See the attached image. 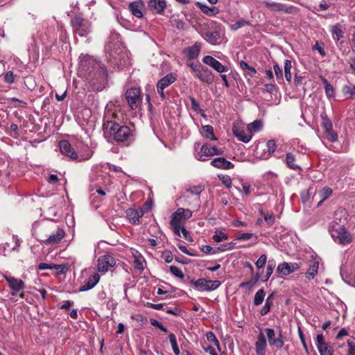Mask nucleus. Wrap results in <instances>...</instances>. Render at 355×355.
Wrapping results in <instances>:
<instances>
[{"instance_id": "nucleus-1", "label": "nucleus", "mask_w": 355, "mask_h": 355, "mask_svg": "<svg viewBox=\"0 0 355 355\" xmlns=\"http://www.w3.org/2000/svg\"><path fill=\"white\" fill-rule=\"evenodd\" d=\"M103 121V132L106 137L116 142H130L134 139L132 130L127 125H121L116 121L110 120L109 114L105 116Z\"/></svg>"}, {"instance_id": "nucleus-2", "label": "nucleus", "mask_w": 355, "mask_h": 355, "mask_svg": "<svg viewBox=\"0 0 355 355\" xmlns=\"http://www.w3.org/2000/svg\"><path fill=\"white\" fill-rule=\"evenodd\" d=\"M192 216V211L189 209L178 208L175 212L172 214V219L170 222L173 232L180 236V230L181 221L182 219L187 220Z\"/></svg>"}, {"instance_id": "nucleus-3", "label": "nucleus", "mask_w": 355, "mask_h": 355, "mask_svg": "<svg viewBox=\"0 0 355 355\" xmlns=\"http://www.w3.org/2000/svg\"><path fill=\"white\" fill-rule=\"evenodd\" d=\"M187 280L199 291H214L221 284V282L218 280H207L204 278H200L195 281L189 277Z\"/></svg>"}, {"instance_id": "nucleus-4", "label": "nucleus", "mask_w": 355, "mask_h": 355, "mask_svg": "<svg viewBox=\"0 0 355 355\" xmlns=\"http://www.w3.org/2000/svg\"><path fill=\"white\" fill-rule=\"evenodd\" d=\"M59 146H60V152L62 154L69 157L72 159H77L79 158V161L87 160L92 157V155L93 154V153L90 150H89L88 153L87 154V156L85 157V156L80 155V157H78L77 153H76V151L71 147L69 142L67 140L60 141L59 142Z\"/></svg>"}, {"instance_id": "nucleus-5", "label": "nucleus", "mask_w": 355, "mask_h": 355, "mask_svg": "<svg viewBox=\"0 0 355 355\" xmlns=\"http://www.w3.org/2000/svg\"><path fill=\"white\" fill-rule=\"evenodd\" d=\"M71 25L76 34L81 37L87 35L90 31L91 23L81 17L76 16L71 21Z\"/></svg>"}, {"instance_id": "nucleus-6", "label": "nucleus", "mask_w": 355, "mask_h": 355, "mask_svg": "<svg viewBox=\"0 0 355 355\" xmlns=\"http://www.w3.org/2000/svg\"><path fill=\"white\" fill-rule=\"evenodd\" d=\"M265 332L270 346L275 347L277 349H281L284 347L286 338L283 336L281 329H279L277 337L275 330L272 328H266Z\"/></svg>"}, {"instance_id": "nucleus-7", "label": "nucleus", "mask_w": 355, "mask_h": 355, "mask_svg": "<svg viewBox=\"0 0 355 355\" xmlns=\"http://www.w3.org/2000/svg\"><path fill=\"white\" fill-rule=\"evenodd\" d=\"M125 97L129 107L132 110L138 108L142 102L141 90L137 87L128 89L125 94Z\"/></svg>"}, {"instance_id": "nucleus-8", "label": "nucleus", "mask_w": 355, "mask_h": 355, "mask_svg": "<svg viewBox=\"0 0 355 355\" xmlns=\"http://www.w3.org/2000/svg\"><path fill=\"white\" fill-rule=\"evenodd\" d=\"M331 234L334 240L339 243L346 245L352 242V236L343 227H339L338 229L331 231Z\"/></svg>"}, {"instance_id": "nucleus-9", "label": "nucleus", "mask_w": 355, "mask_h": 355, "mask_svg": "<svg viewBox=\"0 0 355 355\" xmlns=\"http://www.w3.org/2000/svg\"><path fill=\"white\" fill-rule=\"evenodd\" d=\"M115 264L116 261L112 256L105 254L100 257L98 259V270L100 272H106L110 268L114 266Z\"/></svg>"}, {"instance_id": "nucleus-10", "label": "nucleus", "mask_w": 355, "mask_h": 355, "mask_svg": "<svg viewBox=\"0 0 355 355\" xmlns=\"http://www.w3.org/2000/svg\"><path fill=\"white\" fill-rule=\"evenodd\" d=\"M223 153V151L221 149H218L216 146H211L208 144H204L200 148V153H198L196 155V158L200 160L205 162L206 159H203L202 156H214V155H222Z\"/></svg>"}, {"instance_id": "nucleus-11", "label": "nucleus", "mask_w": 355, "mask_h": 355, "mask_svg": "<svg viewBox=\"0 0 355 355\" xmlns=\"http://www.w3.org/2000/svg\"><path fill=\"white\" fill-rule=\"evenodd\" d=\"M263 3L265 6L271 12L291 13L293 10L295 9L294 6H288L286 4L280 3L264 1Z\"/></svg>"}, {"instance_id": "nucleus-12", "label": "nucleus", "mask_w": 355, "mask_h": 355, "mask_svg": "<svg viewBox=\"0 0 355 355\" xmlns=\"http://www.w3.org/2000/svg\"><path fill=\"white\" fill-rule=\"evenodd\" d=\"M316 346L320 355H333L334 349L331 345L324 341L322 334L317 335Z\"/></svg>"}, {"instance_id": "nucleus-13", "label": "nucleus", "mask_w": 355, "mask_h": 355, "mask_svg": "<svg viewBox=\"0 0 355 355\" xmlns=\"http://www.w3.org/2000/svg\"><path fill=\"white\" fill-rule=\"evenodd\" d=\"M202 61L205 64L212 67L214 70L220 73L227 72L229 70V68L227 66L223 65L222 63H220L211 55L205 56L202 59Z\"/></svg>"}, {"instance_id": "nucleus-14", "label": "nucleus", "mask_w": 355, "mask_h": 355, "mask_svg": "<svg viewBox=\"0 0 355 355\" xmlns=\"http://www.w3.org/2000/svg\"><path fill=\"white\" fill-rule=\"evenodd\" d=\"M65 232L63 229L58 227L56 230L51 234L47 238L41 240L44 244L55 245L59 243L64 237Z\"/></svg>"}, {"instance_id": "nucleus-15", "label": "nucleus", "mask_w": 355, "mask_h": 355, "mask_svg": "<svg viewBox=\"0 0 355 355\" xmlns=\"http://www.w3.org/2000/svg\"><path fill=\"white\" fill-rule=\"evenodd\" d=\"M195 77L208 85L212 84L214 81V75L211 71L203 65L200 69L199 72H197L195 75Z\"/></svg>"}, {"instance_id": "nucleus-16", "label": "nucleus", "mask_w": 355, "mask_h": 355, "mask_svg": "<svg viewBox=\"0 0 355 355\" xmlns=\"http://www.w3.org/2000/svg\"><path fill=\"white\" fill-rule=\"evenodd\" d=\"M6 281L10 288L12 291L11 293L12 295H15L17 292L24 288V282L20 279H17L14 277H6Z\"/></svg>"}, {"instance_id": "nucleus-17", "label": "nucleus", "mask_w": 355, "mask_h": 355, "mask_svg": "<svg viewBox=\"0 0 355 355\" xmlns=\"http://www.w3.org/2000/svg\"><path fill=\"white\" fill-rule=\"evenodd\" d=\"M299 265L297 263L284 262L279 264L277 268V272L280 275H288L294 271L299 269Z\"/></svg>"}, {"instance_id": "nucleus-18", "label": "nucleus", "mask_w": 355, "mask_h": 355, "mask_svg": "<svg viewBox=\"0 0 355 355\" xmlns=\"http://www.w3.org/2000/svg\"><path fill=\"white\" fill-rule=\"evenodd\" d=\"M267 348V341L264 334L260 331L257 336V340L255 342V351L257 355H265Z\"/></svg>"}, {"instance_id": "nucleus-19", "label": "nucleus", "mask_w": 355, "mask_h": 355, "mask_svg": "<svg viewBox=\"0 0 355 355\" xmlns=\"http://www.w3.org/2000/svg\"><path fill=\"white\" fill-rule=\"evenodd\" d=\"M148 6L153 12L162 14L166 7V3L165 0H149Z\"/></svg>"}, {"instance_id": "nucleus-20", "label": "nucleus", "mask_w": 355, "mask_h": 355, "mask_svg": "<svg viewBox=\"0 0 355 355\" xmlns=\"http://www.w3.org/2000/svg\"><path fill=\"white\" fill-rule=\"evenodd\" d=\"M233 134L239 140L248 143L252 138V135L250 132H246L245 130L241 128L239 125H234L232 128Z\"/></svg>"}, {"instance_id": "nucleus-21", "label": "nucleus", "mask_w": 355, "mask_h": 355, "mask_svg": "<svg viewBox=\"0 0 355 355\" xmlns=\"http://www.w3.org/2000/svg\"><path fill=\"white\" fill-rule=\"evenodd\" d=\"M211 164L217 168L220 169H230L234 168V164L230 162L227 161L225 157H217L214 159L211 162Z\"/></svg>"}, {"instance_id": "nucleus-22", "label": "nucleus", "mask_w": 355, "mask_h": 355, "mask_svg": "<svg viewBox=\"0 0 355 355\" xmlns=\"http://www.w3.org/2000/svg\"><path fill=\"white\" fill-rule=\"evenodd\" d=\"M100 276L98 273H94L90 275L85 284L79 288L80 292L87 291L93 288L99 282Z\"/></svg>"}, {"instance_id": "nucleus-23", "label": "nucleus", "mask_w": 355, "mask_h": 355, "mask_svg": "<svg viewBox=\"0 0 355 355\" xmlns=\"http://www.w3.org/2000/svg\"><path fill=\"white\" fill-rule=\"evenodd\" d=\"M205 39L211 44H218L221 42V36L219 31H206L204 33Z\"/></svg>"}, {"instance_id": "nucleus-24", "label": "nucleus", "mask_w": 355, "mask_h": 355, "mask_svg": "<svg viewBox=\"0 0 355 355\" xmlns=\"http://www.w3.org/2000/svg\"><path fill=\"white\" fill-rule=\"evenodd\" d=\"M312 260L310 261L309 268L306 272V277L309 279H312L317 275L319 268V261L313 258L312 256Z\"/></svg>"}, {"instance_id": "nucleus-25", "label": "nucleus", "mask_w": 355, "mask_h": 355, "mask_svg": "<svg viewBox=\"0 0 355 355\" xmlns=\"http://www.w3.org/2000/svg\"><path fill=\"white\" fill-rule=\"evenodd\" d=\"M144 6V3L141 1H134L129 4V9L134 16L141 18L143 17L142 10Z\"/></svg>"}, {"instance_id": "nucleus-26", "label": "nucleus", "mask_w": 355, "mask_h": 355, "mask_svg": "<svg viewBox=\"0 0 355 355\" xmlns=\"http://www.w3.org/2000/svg\"><path fill=\"white\" fill-rule=\"evenodd\" d=\"M176 75L170 73L161 78L157 83V86L166 89L176 80Z\"/></svg>"}, {"instance_id": "nucleus-27", "label": "nucleus", "mask_w": 355, "mask_h": 355, "mask_svg": "<svg viewBox=\"0 0 355 355\" xmlns=\"http://www.w3.org/2000/svg\"><path fill=\"white\" fill-rule=\"evenodd\" d=\"M126 214L128 218L132 224L139 225L140 223L139 211L137 210L129 209L127 210Z\"/></svg>"}, {"instance_id": "nucleus-28", "label": "nucleus", "mask_w": 355, "mask_h": 355, "mask_svg": "<svg viewBox=\"0 0 355 355\" xmlns=\"http://www.w3.org/2000/svg\"><path fill=\"white\" fill-rule=\"evenodd\" d=\"M295 156L292 153H287L286 155V163L288 168L293 170H301L297 164H295Z\"/></svg>"}, {"instance_id": "nucleus-29", "label": "nucleus", "mask_w": 355, "mask_h": 355, "mask_svg": "<svg viewBox=\"0 0 355 355\" xmlns=\"http://www.w3.org/2000/svg\"><path fill=\"white\" fill-rule=\"evenodd\" d=\"M332 37L336 42L340 41L344 37V31L339 24L333 26L331 29Z\"/></svg>"}, {"instance_id": "nucleus-30", "label": "nucleus", "mask_w": 355, "mask_h": 355, "mask_svg": "<svg viewBox=\"0 0 355 355\" xmlns=\"http://www.w3.org/2000/svg\"><path fill=\"white\" fill-rule=\"evenodd\" d=\"M240 67L247 76L253 77L257 73V70L255 69V68L252 66H250L245 61H241L240 62Z\"/></svg>"}, {"instance_id": "nucleus-31", "label": "nucleus", "mask_w": 355, "mask_h": 355, "mask_svg": "<svg viewBox=\"0 0 355 355\" xmlns=\"http://www.w3.org/2000/svg\"><path fill=\"white\" fill-rule=\"evenodd\" d=\"M133 257H134V263H135V268L140 271H143L144 269V262L145 261L144 259L138 252H136V253L133 254Z\"/></svg>"}, {"instance_id": "nucleus-32", "label": "nucleus", "mask_w": 355, "mask_h": 355, "mask_svg": "<svg viewBox=\"0 0 355 355\" xmlns=\"http://www.w3.org/2000/svg\"><path fill=\"white\" fill-rule=\"evenodd\" d=\"M198 7L200 8L201 11L209 16H214L218 13V9L214 6L209 7L207 5L202 4L200 3H198Z\"/></svg>"}, {"instance_id": "nucleus-33", "label": "nucleus", "mask_w": 355, "mask_h": 355, "mask_svg": "<svg viewBox=\"0 0 355 355\" xmlns=\"http://www.w3.org/2000/svg\"><path fill=\"white\" fill-rule=\"evenodd\" d=\"M322 82L324 86L325 94L328 98H334L335 96L334 89L333 86L328 82V80L322 78Z\"/></svg>"}, {"instance_id": "nucleus-34", "label": "nucleus", "mask_w": 355, "mask_h": 355, "mask_svg": "<svg viewBox=\"0 0 355 355\" xmlns=\"http://www.w3.org/2000/svg\"><path fill=\"white\" fill-rule=\"evenodd\" d=\"M263 126L262 121L260 120H255L248 125V132L252 135V132H258L261 130Z\"/></svg>"}, {"instance_id": "nucleus-35", "label": "nucleus", "mask_w": 355, "mask_h": 355, "mask_svg": "<svg viewBox=\"0 0 355 355\" xmlns=\"http://www.w3.org/2000/svg\"><path fill=\"white\" fill-rule=\"evenodd\" d=\"M200 51V45L198 43H196L194 45L191 46L188 50V57L190 59H194L197 58L199 55Z\"/></svg>"}, {"instance_id": "nucleus-36", "label": "nucleus", "mask_w": 355, "mask_h": 355, "mask_svg": "<svg viewBox=\"0 0 355 355\" xmlns=\"http://www.w3.org/2000/svg\"><path fill=\"white\" fill-rule=\"evenodd\" d=\"M266 292L263 288L259 289L254 295L253 304L254 306H259L263 302Z\"/></svg>"}, {"instance_id": "nucleus-37", "label": "nucleus", "mask_w": 355, "mask_h": 355, "mask_svg": "<svg viewBox=\"0 0 355 355\" xmlns=\"http://www.w3.org/2000/svg\"><path fill=\"white\" fill-rule=\"evenodd\" d=\"M284 68L285 78L288 83H291L292 79V75L291 72V69L292 68L291 61L289 60H285Z\"/></svg>"}, {"instance_id": "nucleus-38", "label": "nucleus", "mask_w": 355, "mask_h": 355, "mask_svg": "<svg viewBox=\"0 0 355 355\" xmlns=\"http://www.w3.org/2000/svg\"><path fill=\"white\" fill-rule=\"evenodd\" d=\"M275 261L273 259L269 260L267 265V271L266 275L261 279L263 282H266L268 280L270 275H272L273 270L275 267Z\"/></svg>"}, {"instance_id": "nucleus-39", "label": "nucleus", "mask_w": 355, "mask_h": 355, "mask_svg": "<svg viewBox=\"0 0 355 355\" xmlns=\"http://www.w3.org/2000/svg\"><path fill=\"white\" fill-rule=\"evenodd\" d=\"M202 128L203 129L204 132H205V137L207 138L210 139L211 140H213V141H215L217 139L214 134V128L211 125H202Z\"/></svg>"}, {"instance_id": "nucleus-40", "label": "nucleus", "mask_w": 355, "mask_h": 355, "mask_svg": "<svg viewBox=\"0 0 355 355\" xmlns=\"http://www.w3.org/2000/svg\"><path fill=\"white\" fill-rule=\"evenodd\" d=\"M327 139L331 142H335L338 140V134L334 131L333 127L324 129Z\"/></svg>"}, {"instance_id": "nucleus-41", "label": "nucleus", "mask_w": 355, "mask_h": 355, "mask_svg": "<svg viewBox=\"0 0 355 355\" xmlns=\"http://www.w3.org/2000/svg\"><path fill=\"white\" fill-rule=\"evenodd\" d=\"M327 139L331 142H335L338 140V134L334 131L333 127L324 129Z\"/></svg>"}, {"instance_id": "nucleus-42", "label": "nucleus", "mask_w": 355, "mask_h": 355, "mask_svg": "<svg viewBox=\"0 0 355 355\" xmlns=\"http://www.w3.org/2000/svg\"><path fill=\"white\" fill-rule=\"evenodd\" d=\"M327 139L331 142H335L338 140V134L334 131L333 127L324 129Z\"/></svg>"}, {"instance_id": "nucleus-43", "label": "nucleus", "mask_w": 355, "mask_h": 355, "mask_svg": "<svg viewBox=\"0 0 355 355\" xmlns=\"http://www.w3.org/2000/svg\"><path fill=\"white\" fill-rule=\"evenodd\" d=\"M189 99L191 101V109L196 112L201 113V115L205 117V115L203 113V110H201L198 102L195 99V98L193 96H189Z\"/></svg>"}, {"instance_id": "nucleus-44", "label": "nucleus", "mask_w": 355, "mask_h": 355, "mask_svg": "<svg viewBox=\"0 0 355 355\" xmlns=\"http://www.w3.org/2000/svg\"><path fill=\"white\" fill-rule=\"evenodd\" d=\"M322 123L321 126L323 129H328L333 127L331 121L328 118L325 113L321 114Z\"/></svg>"}, {"instance_id": "nucleus-45", "label": "nucleus", "mask_w": 355, "mask_h": 355, "mask_svg": "<svg viewBox=\"0 0 355 355\" xmlns=\"http://www.w3.org/2000/svg\"><path fill=\"white\" fill-rule=\"evenodd\" d=\"M343 91L345 95H349L348 98H355V85L352 87L347 85L344 86Z\"/></svg>"}, {"instance_id": "nucleus-46", "label": "nucleus", "mask_w": 355, "mask_h": 355, "mask_svg": "<svg viewBox=\"0 0 355 355\" xmlns=\"http://www.w3.org/2000/svg\"><path fill=\"white\" fill-rule=\"evenodd\" d=\"M274 71L276 76L277 79L279 80V83H281L284 81L283 78V72L280 67L278 64H275L273 66Z\"/></svg>"}, {"instance_id": "nucleus-47", "label": "nucleus", "mask_w": 355, "mask_h": 355, "mask_svg": "<svg viewBox=\"0 0 355 355\" xmlns=\"http://www.w3.org/2000/svg\"><path fill=\"white\" fill-rule=\"evenodd\" d=\"M207 339L209 342L214 343L215 345L217 346L218 350H220V344L219 341L217 339L216 336L212 331H209L206 334Z\"/></svg>"}, {"instance_id": "nucleus-48", "label": "nucleus", "mask_w": 355, "mask_h": 355, "mask_svg": "<svg viewBox=\"0 0 355 355\" xmlns=\"http://www.w3.org/2000/svg\"><path fill=\"white\" fill-rule=\"evenodd\" d=\"M332 189L330 187H325L320 192V196L322 200H327L332 194Z\"/></svg>"}, {"instance_id": "nucleus-49", "label": "nucleus", "mask_w": 355, "mask_h": 355, "mask_svg": "<svg viewBox=\"0 0 355 355\" xmlns=\"http://www.w3.org/2000/svg\"><path fill=\"white\" fill-rule=\"evenodd\" d=\"M204 190V187L201 185L192 186L187 189V192H189L193 195H200Z\"/></svg>"}, {"instance_id": "nucleus-50", "label": "nucleus", "mask_w": 355, "mask_h": 355, "mask_svg": "<svg viewBox=\"0 0 355 355\" xmlns=\"http://www.w3.org/2000/svg\"><path fill=\"white\" fill-rule=\"evenodd\" d=\"M277 149L276 142L274 139L268 141L266 144V150L269 155H272Z\"/></svg>"}, {"instance_id": "nucleus-51", "label": "nucleus", "mask_w": 355, "mask_h": 355, "mask_svg": "<svg viewBox=\"0 0 355 355\" xmlns=\"http://www.w3.org/2000/svg\"><path fill=\"white\" fill-rule=\"evenodd\" d=\"M170 271L171 272L175 277L182 279L184 277V273L182 271L175 266H170Z\"/></svg>"}, {"instance_id": "nucleus-52", "label": "nucleus", "mask_w": 355, "mask_h": 355, "mask_svg": "<svg viewBox=\"0 0 355 355\" xmlns=\"http://www.w3.org/2000/svg\"><path fill=\"white\" fill-rule=\"evenodd\" d=\"M15 76L12 71H9L5 73L3 80L6 83L12 84L15 81Z\"/></svg>"}, {"instance_id": "nucleus-53", "label": "nucleus", "mask_w": 355, "mask_h": 355, "mask_svg": "<svg viewBox=\"0 0 355 355\" xmlns=\"http://www.w3.org/2000/svg\"><path fill=\"white\" fill-rule=\"evenodd\" d=\"M227 235L222 232H216V234L212 236L213 240L216 243H219L223 240H227Z\"/></svg>"}, {"instance_id": "nucleus-54", "label": "nucleus", "mask_w": 355, "mask_h": 355, "mask_svg": "<svg viewBox=\"0 0 355 355\" xmlns=\"http://www.w3.org/2000/svg\"><path fill=\"white\" fill-rule=\"evenodd\" d=\"M234 243H228L224 245H221L219 247L216 248L215 252H218L219 251H225L227 250H232L234 248Z\"/></svg>"}, {"instance_id": "nucleus-55", "label": "nucleus", "mask_w": 355, "mask_h": 355, "mask_svg": "<svg viewBox=\"0 0 355 355\" xmlns=\"http://www.w3.org/2000/svg\"><path fill=\"white\" fill-rule=\"evenodd\" d=\"M266 261H267V257L266 254H261L259 258L258 259V260L256 262V266L260 269L261 268H263L265 265H266Z\"/></svg>"}, {"instance_id": "nucleus-56", "label": "nucleus", "mask_w": 355, "mask_h": 355, "mask_svg": "<svg viewBox=\"0 0 355 355\" xmlns=\"http://www.w3.org/2000/svg\"><path fill=\"white\" fill-rule=\"evenodd\" d=\"M272 305V302H270L269 301H266L265 302L264 306L262 307L260 313L261 315H266L270 310V307Z\"/></svg>"}, {"instance_id": "nucleus-57", "label": "nucleus", "mask_w": 355, "mask_h": 355, "mask_svg": "<svg viewBox=\"0 0 355 355\" xmlns=\"http://www.w3.org/2000/svg\"><path fill=\"white\" fill-rule=\"evenodd\" d=\"M220 179L222 183L226 186L227 188H230L232 187V180L228 175H223Z\"/></svg>"}, {"instance_id": "nucleus-58", "label": "nucleus", "mask_w": 355, "mask_h": 355, "mask_svg": "<svg viewBox=\"0 0 355 355\" xmlns=\"http://www.w3.org/2000/svg\"><path fill=\"white\" fill-rule=\"evenodd\" d=\"M164 311L167 313L172 314L173 315H178L180 313V310L176 306H175L174 308H169L165 306Z\"/></svg>"}, {"instance_id": "nucleus-59", "label": "nucleus", "mask_w": 355, "mask_h": 355, "mask_svg": "<svg viewBox=\"0 0 355 355\" xmlns=\"http://www.w3.org/2000/svg\"><path fill=\"white\" fill-rule=\"evenodd\" d=\"M188 66H189L194 73V76L199 72L200 69L202 67V64L200 63H188Z\"/></svg>"}, {"instance_id": "nucleus-60", "label": "nucleus", "mask_w": 355, "mask_h": 355, "mask_svg": "<svg viewBox=\"0 0 355 355\" xmlns=\"http://www.w3.org/2000/svg\"><path fill=\"white\" fill-rule=\"evenodd\" d=\"M201 250L205 254H216L217 252H215L216 248H213L210 245H202L201 248Z\"/></svg>"}, {"instance_id": "nucleus-61", "label": "nucleus", "mask_w": 355, "mask_h": 355, "mask_svg": "<svg viewBox=\"0 0 355 355\" xmlns=\"http://www.w3.org/2000/svg\"><path fill=\"white\" fill-rule=\"evenodd\" d=\"M349 347L348 355H355V343L351 340L347 341Z\"/></svg>"}, {"instance_id": "nucleus-62", "label": "nucleus", "mask_w": 355, "mask_h": 355, "mask_svg": "<svg viewBox=\"0 0 355 355\" xmlns=\"http://www.w3.org/2000/svg\"><path fill=\"white\" fill-rule=\"evenodd\" d=\"M162 257L166 263H169L173 261V255L170 251H166L163 253Z\"/></svg>"}, {"instance_id": "nucleus-63", "label": "nucleus", "mask_w": 355, "mask_h": 355, "mask_svg": "<svg viewBox=\"0 0 355 355\" xmlns=\"http://www.w3.org/2000/svg\"><path fill=\"white\" fill-rule=\"evenodd\" d=\"M55 267V264L54 263H41L38 265V269L40 270H47V269H50V270H52Z\"/></svg>"}, {"instance_id": "nucleus-64", "label": "nucleus", "mask_w": 355, "mask_h": 355, "mask_svg": "<svg viewBox=\"0 0 355 355\" xmlns=\"http://www.w3.org/2000/svg\"><path fill=\"white\" fill-rule=\"evenodd\" d=\"M53 269H55L57 270L58 274H64L66 272L67 267L64 265L55 264V267Z\"/></svg>"}]
</instances>
